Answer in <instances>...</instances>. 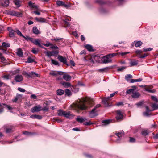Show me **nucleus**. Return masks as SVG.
Here are the masks:
<instances>
[{
    "mask_svg": "<svg viewBox=\"0 0 158 158\" xmlns=\"http://www.w3.org/2000/svg\"><path fill=\"white\" fill-rule=\"evenodd\" d=\"M94 105V101L90 98H85L79 99L77 102L73 103L71 105L73 109L77 111L79 110H85L88 108L91 107Z\"/></svg>",
    "mask_w": 158,
    "mask_h": 158,
    "instance_id": "1",
    "label": "nucleus"
},
{
    "mask_svg": "<svg viewBox=\"0 0 158 158\" xmlns=\"http://www.w3.org/2000/svg\"><path fill=\"white\" fill-rule=\"evenodd\" d=\"M8 15L17 17H19L21 15L22 13L18 12L12 10H9L7 11Z\"/></svg>",
    "mask_w": 158,
    "mask_h": 158,
    "instance_id": "2",
    "label": "nucleus"
},
{
    "mask_svg": "<svg viewBox=\"0 0 158 158\" xmlns=\"http://www.w3.org/2000/svg\"><path fill=\"white\" fill-rule=\"evenodd\" d=\"M10 47L9 44L6 42H3L2 45L0 46V49L2 50L4 53H6L7 48Z\"/></svg>",
    "mask_w": 158,
    "mask_h": 158,
    "instance_id": "3",
    "label": "nucleus"
},
{
    "mask_svg": "<svg viewBox=\"0 0 158 158\" xmlns=\"http://www.w3.org/2000/svg\"><path fill=\"white\" fill-rule=\"evenodd\" d=\"M31 42L36 45H37L39 47L44 48L45 49H46V48L43 47L41 44V41L40 40L38 39H35L33 38L32 39Z\"/></svg>",
    "mask_w": 158,
    "mask_h": 158,
    "instance_id": "4",
    "label": "nucleus"
},
{
    "mask_svg": "<svg viewBox=\"0 0 158 158\" xmlns=\"http://www.w3.org/2000/svg\"><path fill=\"white\" fill-rule=\"evenodd\" d=\"M110 97H108L105 98L102 100V102L105 107L110 106H112L111 104H110L108 102L110 100Z\"/></svg>",
    "mask_w": 158,
    "mask_h": 158,
    "instance_id": "5",
    "label": "nucleus"
},
{
    "mask_svg": "<svg viewBox=\"0 0 158 158\" xmlns=\"http://www.w3.org/2000/svg\"><path fill=\"white\" fill-rule=\"evenodd\" d=\"M102 60L103 63L106 64L111 62L112 60L108 55H107L103 57Z\"/></svg>",
    "mask_w": 158,
    "mask_h": 158,
    "instance_id": "6",
    "label": "nucleus"
},
{
    "mask_svg": "<svg viewBox=\"0 0 158 158\" xmlns=\"http://www.w3.org/2000/svg\"><path fill=\"white\" fill-rule=\"evenodd\" d=\"M42 110L41 106L40 105H38L32 108L31 110V111L33 113L35 112H37Z\"/></svg>",
    "mask_w": 158,
    "mask_h": 158,
    "instance_id": "7",
    "label": "nucleus"
},
{
    "mask_svg": "<svg viewBox=\"0 0 158 158\" xmlns=\"http://www.w3.org/2000/svg\"><path fill=\"white\" fill-rule=\"evenodd\" d=\"M117 116L116 117L117 120H121L123 118V115L122 114L121 111L120 110H118L116 111Z\"/></svg>",
    "mask_w": 158,
    "mask_h": 158,
    "instance_id": "8",
    "label": "nucleus"
},
{
    "mask_svg": "<svg viewBox=\"0 0 158 158\" xmlns=\"http://www.w3.org/2000/svg\"><path fill=\"white\" fill-rule=\"evenodd\" d=\"M58 59L60 62L63 63L64 64L67 65H69L67 64L66 59L64 57L61 56H58Z\"/></svg>",
    "mask_w": 158,
    "mask_h": 158,
    "instance_id": "9",
    "label": "nucleus"
},
{
    "mask_svg": "<svg viewBox=\"0 0 158 158\" xmlns=\"http://www.w3.org/2000/svg\"><path fill=\"white\" fill-rule=\"evenodd\" d=\"M8 30L9 32V36L10 37H13L15 36V29L14 30L12 28L10 27L8 28Z\"/></svg>",
    "mask_w": 158,
    "mask_h": 158,
    "instance_id": "10",
    "label": "nucleus"
},
{
    "mask_svg": "<svg viewBox=\"0 0 158 158\" xmlns=\"http://www.w3.org/2000/svg\"><path fill=\"white\" fill-rule=\"evenodd\" d=\"M23 79V77L21 75H17L15 78V80L17 82H20L22 81Z\"/></svg>",
    "mask_w": 158,
    "mask_h": 158,
    "instance_id": "11",
    "label": "nucleus"
},
{
    "mask_svg": "<svg viewBox=\"0 0 158 158\" xmlns=\"http://www.w3.org/2000/svg\"><path fill=\"white\" fill-rule=\"evenodd\" d=\"M29 6L31 9L38 10L39 9V6L35 4V3H33L31 1L29 2L28 3Z\"/></svg>",
    "mask_w": 158,
    "mask_h": 158,
    "instance_id": "12",
    "label": "nucleus"
},
{
    "mask_svg": "<svg viewBox=\"0 0 158 158\" xmlns=\"http://www.w3.org/2000/svg\"><path fill=\"white\" fill-rule=\"evenodd\" d=\"M56 4L58 6H64L65 7L67 8L69 6L65 4L64 2L58 0L56 2Z\"/></svg>",
    "mask_w": 158,
    "mask_h": 158,
    "instance_id": "13",
    "label": "nucleus"
},
{
    "mask_svg": "<svg viewBox=\"0 0 158 158\" xmlns=\"http://www.w3.org/2000/svg\"><path fill=\"white\" fill-rule=\"evenodd\" d=\"M26 75L28 77H35L36 76H37L38 74L35 72H31L29 73H26Z\"/></svg>",
    "mask_w": 158,
    "mask_h": 158,
    "instance_id": "14",
    "label": "nucleus"
},
{
    "mask_svg": "<svg viewBox=\"0 0 158 158\" xmlns=\"http://www.w3.org/2000/svg\"><path fill=\"white\" fill-rule=\"evenodd\" d=\"M95 109H93L91 111L89 112V117L90 118H92L94 117L97 115V114L95 111Z\"/></svg>",
    "mask_w": 158,
    "mask_h": 158,
    "instance_id": "15",
    "label": "nucleus"
},
{
    "mask_svg": "<svg viewBox=\"0 0 158 158\" xmlns=\"http://www.w3.org/2000/svg\"><path fill=\"white\" fill-rule=\"evenodd\" d=\"M87 119L85 118H84L80 116H78L76 118V120L79 123H83L85 122Z\"/></svg>",
    "mask_w": 158,
    "mask_h": 158,
    "instance_id": "16",
    "label": "nucleus"
},
{
    "mask_svg": "<svg viewBox=\"0 0 158 158\" xmlns=\"http://www.w3.org/2000/svg\"><path fill=\"white\" fill-rule=\"evenodd\" d=\"M35 20L38 22L41 23H44L46 21V19H45L41 17H35Z\"/></svg>",
    "mask_w": 158,
    "mask_h": 158,
    "instance_id": "17",
    "label": "nucleus"
},
{
    "mask_svg": "<svg viewBox=\"0 0 158 158\" xmlns=\"http://www.w3.org/2000/svg\"><path fill=\"white\" fill-rule=\"evenodd\" d=\"M132 88H134L131 89L127 90L126 91V93L127 94H133L134 93L135 90L136 89V87L135 86H133Z\"/></svg>",
    "mask_w": 158,
    "mask_h": 158,
    "instance_id": "18",
    "label": "nucleus"
},
{
    "mask_svg": "<svg viewBox=\"0 0 158 158\" xmlns=\"http://www.w3.org/2000/svg\"><path fill=\"white\" fill-rule=\"evenodd\" d=\"M22 97V95L17 94L15 98L12 101L14 102H16L18 100L20 99Z\"/></svg>",
    "mask_w": 158,
    "mask_h": 158,
    "instance_id": "19",
    "label": "nucleus"
},
{
    "mask_svg": "<svg viewBox=\"0 0 158 158\" xmlns=\"http://www.w3.org/2000/svg\"><path fill=\"white\" fill-rule=\"evenodd\" d=\"M63 78L67 81H69L70 80L71 77L68 74H64L63 75Z\"/></svg>",
    "mask_w": 158,
    "mask_h": 158,
    "instance_id": "20",
    "label": "nucleus"
},
{
    "mask_svg": "<svg viewBox=\"0 0 158 158\" xmlns=\"http://www.w3.org/2000/svg\"><path fill=\"white\" fill-rule=\"evenodd\" d=\"M17 55L19 57H22L23 54L22 49L21 48H19L17 49Z\"/></svg>",
    "mask_w": 158,
    "mask_h": 158,
    "instance_id": "21",
    "label": "nucleus"
},
{
    "mask_svg": "<svg viewBox=\"0 0 158 158\" xmlns=\"http://www.w3.org/2000/svg\"><path fill=\"white\" fill-rule=\"evenodd\" d=\"M9 0H2V4L4 6H7L9 5Z\"/></svg>",
    "mask_w": 158,
    "mask_h": 158,
    "instance_id": "22",
    "label": "nucleus"
},
{
    "mask_svg": "<svg viewBox=\"0 0 158 158\" xmlns=\"http://www.w3.org/2000/svg\"><path fill=\"white\" fill-rule=\"evenodd\" d=\"M61 84L65 88H68L71 86V85L70 83L64 81L62 82Z\"/></svg>",
    "mask_w": 158,
    "mask_h": 158,
    "instance_id": "23",
    "label": "nucleus"
},
{
    "mask_svg": "<svg viewBox=\"0 0 158 158\" xmlns=\"http://www.w3.org/2000/svg\"><path fill=\"white\" fill-rule=\"evenodd\" d=\"M133 77L132 76L131 74H127L125 75V80L128 82H129L130 81V79Z\"/></svg>",
    "mask_w": 158,
    "mask_h": 158,
    "instance_id": "24",
    "label": "nucleus"
},
{
    "mask_svg": "<svg viewBox=\"0 0 158 158\" xmlns=\"http://www.w3.org/2000/svg\"><path fill=\"white\" fill-rule=\"evenodd\" d=\"M130 64V66H136L138 64V61L135 60H131Z\"/></svg>",
    "mask_w": 158,
    "mask_h": 158,
    "instance_id": "25",
    "label": "nucleus"
},
{
    "mask_svg": "<svg viewBox=\"0 0 158 158\" xmlns=\"http://www.w3.org/2000/svg\"><path fill=\"white\" fill-rule=\"evenodd\" d=\"M30 117L32 119H41L42 118V116L41 115H32L30 116Z\"/></svg>",
    "mask_w": 158,
    "mask_h": 158,
    "instance_id": "26",
    "label": "nucleus"
},
{
    "mask_svg": "<svg viewBox=\"0 0 158 158\" xmlns=\"http://www.w3.org/2000/svg\"><path fill=\"white\" fill-rule=\"evenodd\" d=\"M142 80V79L141 78H139L137 79H131L130 80V82L131 83H133L135 82H140Z\"/></svg>",
    "mask_w": 158,
    "mask_h": 158,
    "instance_id": "27",
    "label": "nucleus"
},
{
    "mask_svg": "<svg viewBox=\"0 0 158 158\" xmlns=\"http://www.w3.org/2000/svg\"><path fill=\"white\" fill-rule=\"evenodd\" d=\"M139 96V93L137 92H135L132 94V97L134 98H138Z\"/></svg>",
    "mask_w": 158,
    "mask_h": 158,
    "instance_id": "28",
    "label": "nucleus"
},
{
    "mask_svg": "<svg viewBox=\"0 0 158 158\" xmlns=\"http://www.w3.org/2000/svg\"><path fill=\"white\" fill-rule=\"evenodd\" d=\"M20 2V1L19 0H15L14 1V3L18 7H19L21 6Z\"/></svg>",
    "mask_w": 158,
    "mask_h": 158,
    "instance_id": "29",
    "label": "nucleus"
},
{
    "mask_svg": "<svg viewBox=\"0 0 158 158\" xmlns=\"http://www.w3.org/2000/svg\"><path fill=\"white\" fill-rule=\"evenodd\" d=\"M85 48L89 51H93V47L92 46L90 45H87L85 46Z\"/></svg>",
    "mask_w": 158,
    "mask_h": 158,
    "instance_id": "30",
    "label": "nucleus"
},
{
    "mask_svg": "<svg viewBox=\"0 0 158 158\" xmlns=\"http://www.w3.org/2000/svg\"><path fill=\"white\" fill-rule=\"evenodd\" d=\"M124 132L123 131H122L120 132H118L116 134V135L120 138L124 135Z\"/></svg>",
    "mask_w": 158,
    "mask_h": 158,
    "instance_id": "31",
    "label": "nucleus"
},
{
    "mask_svg": "<svg viewBox=\"0 0 158 158\" xmlns=\"http://www.w3.org/2000/svg\"><path fill=\"white\" fill-rule=\"evenodd\" d=\"M111 68L110 67H106L105 68L101 69H99V71L101 72H107L109 70V69Z\"/></svg>",
    "mask_w": 158,
    "mask_h": 158,
    "instance_id": "32",
    "label": "nucleus"
},
{
    "mask_svg": "<svg viewBox=\"0 0 158 158\" xmlns=\"http://www.w3.org/2000/svg\"><path fill=\"white\" fill-rule=\"evenodd\" d=\"M112 122V120L110 119H108L107 120H104L102 121V123L105 125H107L110 123H111Z\"/></svg>",
    "mask_w": 158,
    "mask_h": 158,
    "instance_id": "33",
    "label": "nucleus"
},
{
    "mask_svg": "<svg viewBox=\"0 0 158 158\" xmlns=\"http://www.w3.org/2000/svg\"><path fill=\"white\" fill-rule=\"evenodd\" d=\"M64 93V91L61 89H59L57 90V94L59 95H61Z\"/></svg>",
    "mask_w": 158,
    "mask_h": 158,
    "instance_id": "34",
    "label": "nucleus"
},
{
    "mask_svg": "<svg viewBox=\"0 0 158 158\" xmlns=\"http://www.w3.org/2000/svg\"><path fill=\"white\" fill-rule=\"evenodd\" d=\"M32 30L33 33L35 34H38L39 33V31L36 27H33Z\"/></svg>",
    "mask_w": 158,
    "mask_h": 158,
    "instance_id": "35",
    "label": "nucleus"
},
{
    "mask_svg": "<svg viewBox=\"0 0 158 158\" xmlns=\"http://www.w3.org/2000/svg\"><path fill=\"white\" fill-rule=\"evenodd\" d=\"M65 113V111H63L61 110H58L57 114L59 116H64V114Z\"/></svg>",
    "mask_w": 158,
    "mask_h": 158,
    "instance_id": "36",
    "label": "nucleus"
},
{
    "mask_svg": "<svg viewBox=\"0 0 158 158\" xmlns=\"http://www.w3.org/2000/svg\"><path fill=\"white\" fill-rule=\"evenodd\" d=\"M71 115L70 114V113L69 112H66L65 111V113H64V116L67 118H70V117Z\"/></svg>",
    "mask_w": 158,
    "mask_h": 158,
    "instance_id": "37",
    "label": "nucleus"
},
{
    "mask_svg": "<svg viewBox=\"0 0 158 158\" xmlns=\"http://www.w3.org/2000/svg\"><path fill=\"white\" fill-rule=\"evenodd\" d=\"M143 51L139 50H136L135 52V53L137 55V56L139 57V56L141 55V54L143 52Z\"/></svg>",
    "mask_w": 158,
    "mask_h": 158,
    "instance_id": "38",
    "label": "nucleus"
},
{
    "mask_svg": "<svg viewBox=\"0 0 158 158\" xmlns=\"http://www.w3.org/2000/svg\"><path fill=\"white\" fill-rule=\"evenodd\" d=\"M15 32H16L18 35L23 37H24V36L22 34L21 32L19 30L17 29H15Z\"/></svg>",
    "mask_w": 158,
    "mask_h": 158,
    "instance_id": "39",
    "label": "nucleus"
},
{
    "mask_svg": "<svg viewBox=\"0 0 158 158\" xmlns=\"http://www.w3.org/2000/svg\"><path fill=\"white\" fill-rule=\"evenodd\" d=\"M142 43L141 42L138 41L135 43V46L136 47H139L142 45Z\"/></svg>",
    "mask_w": 158,
    "mask_h": 158,
    "instance_id": "40",
    "label": "nucleus"
},
{
    "mask_svg": "<svg viewBox=\"0 0 158 158\" xmlns=\"http://www.w3.org/2000/svg\"><path fill=\"white\" fill-rule=\"evenodd\" d=\"M50 74L52 76H56L58 75L57 71H52L50 73Z\"/></svg>",
    "mask_w": 158,
    "mask_h": 158,
    "instance_id": "41",
    "label": "nucleus"
},
{
    "mask_svg": "<svg viewBox=\"0 0 158 158\" xmlns=\"http://www.w3.org/2000/svg\"><path fill=\"white\" fill-rule=\"evenodd\" d=\"M44 53L45 54L46 56H48V57H50L52 56L51 52L49 51L45 52Z\"/></svg>",
    "mask_w": 158,
    "mask_h": 158,
    "instance_id": "42",
    "label": "nucleus"
},
{
    "mask_svg": "<svg viewBox=\"0 0 158 158\" xmlns=\"http://www.w3.org/2000/svg\"><path fill=\"white\" fill-rule=\"evenodd\" d=\"M65 93L68 96H69L71 95V91L68 89H66L65 90Z\"/></svg>",
    "mask_w": 158,
    "mask_h": 158,
    "instance_id": "43",
    "label": "nucleus"
},
{
    "mask_svg": "<svg viewBox=\"0 0 158 158\" xmlns=\"http://www.w3.org/2000/svg\"><path fill=\"white\" fill-rule=\"evenodd\" d=\"M34 60L32 59L31 57H28L27 59V60L26 62L27 63H32L34 62Z\"/></svg>",
    "mask_w": 158,
    "mask_h": 158,
    "instance_id": "44",
    "label": "nucleus"
},
{
    "mask_svg": "<svg viewBox=\"0 0 158 158\" xmlns=\"http://www.w3.org/2000/svg\"><path fill=\"white\" fill-rule=\"evenodd\" d=\"M152 107L153 110H156L158 108V104L156 103H153L152 105Z\"/></svg>",
    "mask_w": 158,
    "mask_h": 158,
    "instance_id": "45",
    "label": "nucleus"
},
{
    "mask_svg": "<svg viewBox=\"0 0 158 158\" xmlns=\"http://www.w3.org/2000/svg\"><path fill=\"white\" fill-rule=\"evenodd\" d=\"M0 59L1 60V62L3 63H5L6 62V60L3 56L0 57Z\"/></svg>",
    "mask_w": 158,
    "mask_h": 158,
    "instance_id": "46",
    "label": "nucleus"
},
{
    "mask_svg": "<svg viewBox=\"0 0 158 158\" xmlns=\"http://www.w3.org/2000/svg\"><path fill=\"white\" fill-rule=\"evenodd\" d=\"M143 51L146 52H147V51H152L153 50V48H144L143 49Z\"/></svg>",
    "mask_w": 158,
    "mask_h": 158,
    "instance_id": "47",
    "label": "nucleus"
},
{
    "mask_svg": "<svg viewBox=\"0 0 158 158\" xmlns=\"http://www.w3.org/2000/svg\"><path fill=\"white\" fill-rule=\"evenodd\" d=\"M118 54V53H112V54H109L108 55L110 56V58H111V57L116 56Z\"/></svg>",
    "mask_w": 158,
    "mask_h": 158,
    "instance_id": "48",
    "label": "nucleus"
},
{
    "mask_svg": "<svg viewBox=\"0 0 158 158\" xmlns=\"http://www.w3.org/2000/svg\"><path fill=\"white\" fill-rule=\"evenodd\" d=\"M23 134L27 135H31L33 134V133L31 132H29L26 131H23Z\"/></svg>",
    "mask_w": 158,
    "mask_h": 158,
    "instance_id": "49",
    "label": "nucleus"
},
{
    "mask_svg": "<svg viewBox=\"0 0 158 158\" xmlns=\"http://www.w3.org/2000/svg\"><path fill=\"white\" fill-rule=\"evenodd\" d=\"M148 132L147 130H144L142 132V134L144 136L148 135Z\"/></svg>",
    "mask_w": 158,
    "mask_h": 158,
    "instance_id": "50",
    "label": "nucleus"
},
{
    "mask_svg": "<svg viewBox=\"0 0 158 158\" xmlns=\"http://www.w3.org/2000/svg\"><path fill=\"white\" fill-rule=\"evenodd\" d=\"M51 61L52 63L55 65H58L59 64V63L57 61L53 59H52Z\"/></svg>",
    "mask_w": 158,
    "mask_h": 158,
    "instance_id": "51",
    "label": "nucleus"
},
{
    "mask_svg": "<svg viewBox=\"0 0 158 158\" xmlns=\"http://www.w3.org/2000/svg\"><path fill=\"white\" fill-rule=\"evenodd\" d=\"M93 124V123H91L90 122V121H89L88 122H85L84 123V124L85 125L88 126Z\"/></svg>",
    "mask_w": 158,
    "mask_h": 158,
    "instance_id": "52",
    "label": "nucleus"
},
{
    "mask_svg": "<svg viewBox=\"0 0 158 158\" xmlns=\"http://www.w3.org/2000/svg\"><path fill=\"white\" fill-rule=\"evenodd\" d=\"M68 20V21H69V20L66 19L65 20H64V25H66V26H70V24L68 22L67 20Z\"/></svg>",
    "mask_w": 158,
    "mask_h": 158,
    "instance_id": "53",
    "label": "nucleus"
},
{
    "mask_svg": "<svg viewBox=\"0 0 158 158\" xmlns=\"http://www.w3.org/2000/svg\"><path fill=\"white\" fill-rule=\"evenodd\" d=\"M123 102H117L116 104V105L118 106H123Z\"/></svg>",
    "mask_w": 158,
    "mask_h": 158,
    "instance_id": "54",
    "label": "nucleus"
},
{
    "mask_svg": "<svg viewBox=\"0 0 158 158\" xmlns=\"http://www.w3.org/2000/svg\"><path fill=\"white\" fill-rule=\"evenodd\" d=\"M52 56H55L57 55L58 52L57 51L51 52Z\"/></svg>",
    "mask_w": 158,
    "mask_h": 158,
    "instance_id": "55",
    "label": "nucleus"
},
{
    "mask_svg": "<svg viewBox=\"0 0 158 158\" xmlns=\"http://www.w3.org/2000/svg\"><path fill=\"white\" fill-rule=\"evenodd\" d=\"M151 98L154 101L156 102H158V100L154 96H151Z\"/></svg>",
    "mask_w": 158,
    "mask_h": 158,
    "instance_id": "56",
    "label": "nucleus"
},
{
    "mask_svg": "<svg viewBox=\"0 0 158 158\" xmlns=\"http://www.w3.org/2000/svg\"><path fill=\"white\" fill-rule=\"evenodd\" d=\"M23 38L26 39L27 40H30L31 42L32 39H33V38H30L28 36H26V37H25L24 36V37H23Z\"/></svg>",
    "mask_w": 158,
    "mask_h": 158,
    "instance_id": "57",
    "label": "nucleus"
},
{
    "mask_svg": "<svg viewBox=\"0 0 158 158\" xmlns=\"http://www.w3.org/2000/svg\"><path fill=\"white\" fill-rule=\"evenodd\" d=\"M38 50H36L35 48H33L32 50V52L35 54H37L38 53Z\"/></svg>",
    "mask_w": 158,
    "mask_h": 158,
    "instance_id": "58",
    "label": "nucleus"
},
{
    "mask_svg": "<svg viewBox=\"0 0 158 158\" xmlns=\"http://www.w3.org/2000/svg\"><path fill=\"white\" fill-rule=\"evenodd\" d=\"M148 55V54H146V53H145L142 55L140 56H139V58H145V57H147Z\"/></svg>",
    "mask_w": 158,
    "mask_h": 158,
    "instance_id": "59",
    "label": "nucleus"
},
{
    "mask_svg": "<svg viewBox=\"0 0 158 158\" xmlns=\"http://www.w3.org/2000/svg\"><path fill=\"white\" fill-rule=\"evenodd\" d=\"M3 105L5 106L8 109L11 110L12 109V108L10 106L7 105L5 104H3Z\"/></svg>",
    "mask_w": 158,
    "mask_h": 158,
    "instance_id": "60",
    "label": "nucleus"
},
{
    "mask_svg": "<svg viewBox=\"0 0 158 158\" xmlns=\"http://www.w3.org/2000/svg\"><path fill=\"white\" fill-rule=\"evenodd\" d=\"M18 89L19 91L22 92H24L25 91V90L24 89L20 87L18 88Z\"/></svg>",
    "mask_w": 158,
    "mask_h": 158,
    "instance_id": "61",
    "label": "nucleus"
},
{
    "mask_svg": "<svg viewBox=\"0 0 158 158\" xmlns=\"http://www.w3.org/2000/svg\"><path fill=\"white\" fill-rule=\"evenodd\" d=\"M43 44L46 47H48L50 46H51V45H52V44L48 42L46 44Z\"/></svg>",
    "mask_w": 158,
    "mask_h": 158,
    "instance_id": "62",
    "label": "nucleus"
},
{
    "mask_svg": "<svg viewBox=\"0 0 158 158\" xmlns=\"http://www.w3.org/2000/svg\"><path fill=\"white\" fill-rule=\"evenodd\" d=\"M51 48L52 49H58V47L55 45H53L52 44V45H51Z\"/></svg>",
    "mask_w": 158,
    "mask_h": 158,
    "instance_id": "63",
    "label": "nucleus"
},
{
    "mask_svg": "<svg viewBox=\"0 0 158 158\" xmlns=\"http://www.w3.org/2000/svg\"><path fill=\"white\" fill-rule=\"evenodd\" d=\"M149 112H148V111H145V112H144L143 113V115L144 116H149Z\"/></svg>",
    "mask_w": 158,
    "mask_h": 158,
    "instance_id": "64",
    "label": "nucleus"
}]
</instances>
